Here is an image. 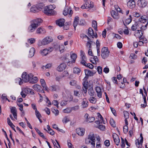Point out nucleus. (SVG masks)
<instances>
[{"mask_svg": "<svg viewBox=\"0 0 148 148\" xmlns=\"http://www.w3.org/2000/svg\"><path fill=\"white\" fill-rule=\"evenodd\" d=\"M42 20L40 18L34 19L31 21V24L29 26L28 30L29 32H32L42 23Z\"/></svg>", "mask_w": 148, "mask_h": 148, "instance_id": "obj_1", "label": "nucleus"}, {"mask_svg": "<svg viewBox=\"0 0 148 148\" xmlns=\"http://www.w3.org/2000/svg\"><path fill=\"white\" fill-rule=\"evenodd\" d=\"M85 143L87 144H90L93 147H95V138L92 132L90 133L88 137L85 139Z\"/></svg>", "mask_w": 148, "mask_h": 148, "instance_id": "obj_2", "label": "nucleus"}, {"mask_svg": "<svg viewBox=\"0 0 148 148\" xmlns=\"http://www.w3.org/2000/svg\"><path fill=\"white\" fill-rule=\"evenodd\" d=\"M54 8L51 5L47 6L44 8V12L48 15H54L56 13L55 11L53 10Z\"/></svg>", "mask_w": 148, "mask_h": 148, "instance_id": "obj_3", "label": "nucleus"}, {"mask_svg": "<svg viewBox=\"0 0 148 148\" xmlns=\"http://www.w3.org/2000/svg\"><path fill=\"white\" fill-rule=\"evenodd\" d=\"M33 76V75L32 73H29L27 75L26 73L24 72L22 75V80L25 82H30L31 78Z\"/></svg>", "mask_w": 148, "mask_h": 148, "instance_id": "obj_4", "label": "nucleus"}, {"mask_svg": "<svg viewBox=\"0 0 148 148\" xmlns=\"http://www.w3.org/2000/svg\"><path fill=\"white\" fill-rule=\"evenodd\" d=\"M52 37L48 36L43 38L41 42L42 45H45L49 44L53 41Z\"/></svg>", "mask_w": 148, "mask_h": 148, "instance_id": "obj_5", "label": "nucleus"}, {"mask_svg": "<svg viewBox=\"0 0 148 148\" xmlns=\"http://www.w3.org/2000/svg\"><path fill=\"white\" fill-rule=\"evenodd\" d=\"M109 55V51L108 48L103 47L101 51V56L103 58L105 59L108 57Z\"/></svg>", "mask_w": 148, "mask_h": 148, "instance_id": "obj_6", "label": "nucleus"}, {"mask_svg": "<svg viewBox=\"0 0 148 148\" xmlns=\"http://www.w3.org/2000/svg\"><path fill=\"white\" fill-rule=\"evenodd\" d=\"M88 77L86 76L84 79V81L82 83L83 87V90L85 93H86L87 92L88 86V81L86 80Z\"/></svg>", "mask_w": 148, "mask_h": 148, "instance_id": "obj_7", "label": "nucleus"}, {"mask_svg": "<svg viewBox=\"0 0 148 148\" xmlns=\"http://www.w3.org/2000/svg\"><path fill=\"white\" fill-rule=\"evenodd\" d=\"M46 32V30L43 27H40L38 28L36 31V33L39 35H43Z\"/></svg>", "mask_w": 148, "mask_h": 148, "instance_id": "obj_8", "label": "nucleus"}, {"mask_svg": "<svg viewBox=\"0 0 148 148\" xmlns=\"http://www.w3.org/2000/svg\"><path fill=\"white\" fill-rule=\"evenodd\" d=\"M49 90L52 92H58L60 90V86L57 85H53L49 87Z\"/></svg>", "mask_w": 148, "mask_h": 148, "instance_id": "obj_9", "label": "nucleus"}, {"mask_svg": "<svg viewBox=\"0 0 148 148\" xmlns=\"http://www.w3.org/2000/svg\"><path fill=\"white\" fill-rule=\"evenodd\" d=\"M147 4V2L145 0H138L137 4L140 7H145Z\"/></svg>", "mask_w": 148, "mask_h": 148, "instance_id": "obj_10", "label": "nucleus"}, {"mask_svg": "<svg viewBox=\"0 0 148 148\" xmlns=\"http://www.w3.org/2000/svg\"><path fill=\"white\" fill-rule=\"evenodd\" d=\"M112 137L115 144L117 145H118L120 142V140L118 136L116 134H112Z\"/></svg>", "mask_w": 148, "mask_h": 148, "instance_id": "obj_11", "label": "nucleus"}, {"mask_svg": "<svg viewBox=\"0 0 148 148\" xmlns=\"http://www.w3.org/2000/svg\"><path fill=\"white\" fill-rule=\"evenodd\" d=\"M88 33L89 34V36H92V38H94V36L95 38L97 37V33H95V34L94 32V31L92 28L91 27H90L88 29Z\"/></svg>", "mask_w": 148, "mask_h": 148, "instance_id": "obj_12", "label": "nucleus"}, {"mask_svg": "<svg viewBox=\"0 0 148 148\" xmlns=\"http://www.w3.org/2000/svg\"><path fill=\"white\" fill-rule=\"evenodd\" d=\"M127 5L130 9H133L135 7L136 3L134 0H130L128 2Z\"/></svg>", "mask_w": 148, "mask_h": 148, "instance_id": "obj_13", "label": "nucleus"}, {"mask_svg": "<svg viewBox=\"0 0 148 148\" xmlns=\"http://www.w3.org/2000/svg\"><path fill=\"white\" fill-rule=\"evenodd\" d=\"M66 67V65L64 63L60 64L57 68V70L58 71H62L64 70Z\"/></svg>", "mask_w": 148, "mask_h": 148, "instance_id": "obj_14", "label": "nucleus"}, {"mask_svg": "<svg viewBox=\"0 0 148 148\" xmlns=\"http://www.w3.org/2000/svg\"><path fill=\"white\" fill-rule=\"evenodd\" d=\"M77 133L80 136H83L85 132V129L83 128H77L76 129Z\"/></svg>", "mask_w": 148, "mask_h": 148, "instance_id": "obj_15", "label": "nucleus"}, {"mask_svg": "<svg viewBox=\"0 0 148 148\" xmlns=\"http://www.w3.org/2000/svg\"><path fill=\"white\" fill-rule=\"evenodd\" d=\"M95 89L97 96L99 98L101 97L102 91L101 88L99 86H97L96 87Z\"/></svg>", "mask_w": 148, "mask_h": 148, "instance_id": "obj_16", "label": "nucleus"}, {"mask_svg": "<svg viewBox=\"0 0 148 148\" xmlns=\"http://www.w3.org/2000/svg\"><path fill=\"white\" fill-rule=\"evenodd\" d=\"M65 20L63 18L60 19L56 21V24L59 26L61 27L64 25Z\"/></svg>", "mask_w": 148, "mask_h": 148, "instance_id": "obj_17", "label": "nucleus"}, {"mask_svg": "<svg viewBox=\"0 0 148 148\" xmlns=\"http://www.w3.org/2000/svg\"><path fill=\"white\" fill-rule=\"evenodd\" d=\"M33 88L35 90L38 92H40L42 90V88L40 86L35 84L33 86Z\"/></svg>", "mask_w": 148, "mask_h": 148, "instance_id": "obj_18", "label": "nucleus"}, {"mask_svg": "<svg viewBox=\"0 0 148 148\" xmlns=\"http://www.w3.org/2000/svg\"><path fill=\"white\" fill-rule=\"evenodd\" d=\"M112 16L114 19H118L119 18V16L118 12H116L114 10H112L110 12Z\"/></svg>", "mask_w": 148, "mask_h": 148, "instance_id": "obj_19", "label": "nucleus"}, {"mask_svg": "<svg viewBox=\"0 0 148 148\" xmlns=\"http://www.w3.org/2000/svg\"><path fill=\"white\" fill-rule=\"evenodd\" d=\"M23 90L26 94H28L30 93L31 94H33L34 92L33 90L31 89L28 88V87H26L24 88Z\"/></svg>", "mask_w": 148, "mask_h": 148, "instance_id": "obj_20", "label": "nucleus"}, {"mask_svg": "<svg viewBox=\"0 0 148 148\" xmlns=\"http://www.w3.org/2000/svg\"><path fill=\"white\" fill-rule=\"evenodd\" d=\"M73 73L75 74H77L78 75H81V70L78 68L74 67L73 68Z\"/></svg>", "mask_w": 148, "mask_h": 148, "instance_id": "obj_21", "label": "nucleus"}, {"mask_svg": "<svg viewBox=\"0 0 148 148\" xmlns=\"http://www.w3.org/2000/svg\"><path fill=\"white\" fill-rule=\"evenodd\" d=\"M84 71L85 75L86 76H92L95 74V73H94L91 71L85 69Z\"/></svg>", "mask_w": 148, "mask_h": 148, "instance_id": "obj_22", "label": "nucleus"}, {"mask_svg": "<svg viewBox=\"0 0 148 148\" xmlns=\"http://www.w3.org/2000/svg\"><path fill=\"white\" fill-rule=\"evenodd\" d=\"M140 22L143 23L146 22L147 21V16L146 15H143L141 16L139 19Z\"/></svg>", "mask_w": 148, "mask_h": 148, "instance_id": "obj_23", "label": "nucleus"}, {"mask_svg": "<svg viewBox=\"0 0 148 148\" xmlns=\"http://www.w3.org/2000/svg\"><path fill=\"white\" fill-rule=\"evenodd\" d=\"M11 112L12 113L13 116L15 119H17L16 110L15 107H12L11 109Z\"/></svg>", "mask_w": 148, "mask_h": 148, "instance_id": "obj_24", "label": "nucleus"}, {"mask_svg": "<svg viewBox=\"0 0 148 148\" xmlns=\"http://www.w3.org/2000/svg\"><path fill=\"white\" fill-rule=\"evenodd\" d=\"M86 5L87 8H92L93 7L94 5L93 2L89 1L88 2H86Z\"/></svg>", "mask_w": 148, "mask_h": 148, "instance_id": "obj_25", "label": "nucleus"}, {"mask_svg": "<svg viewBox=\"0 0 148 148\" xmlns=\"http://www.w3.org/2000/svg\"><path fill=\"white\" fill-rule=\"evenodd\" d=\"M35 51V49L34 48L32 47L31 48L29 51L28 54L29 57H33L34 55Z\"/></svg>", "mask_w": 148, "mask_h": 148, "instance_id": "obj_26", "label": "nucleus"}, {"mask_svg": "<svg viewBox=\"0 0 148 148\" xmlns=\"http://www.w3.org/2000/svg\"><path fill=\"white\" fill-rule=\"evenodd\" d=\"M79 21V18L78 16H76L74 19V23H73V26L74 27L75 29V28L76 26L77 25V24L78 23V21Z\"/></svg>", "mask_w": 148, "mask_h": 148, "instance_id": "obj_27", "label": "nucleus"}, {"mask_svg": "<svg viewBox=\"0 0 148 148\" xmlns=\"http://www.w3.org/2000/svg\"><path fill=\"white\" fill-rule=\"evenodd\" d=\"M38 80V78L36 77H34V76L31 78L30 79V82L32 84H34L36 83Z\"/></svg>", "mask_w": 148, "mask_h": 148, "instance_id": "obj_28", "label": "nucleus"}, {"mask_svg": "<svg viewBox=\"0 0 148 148\" xmlns=\"http://www.w3.org/2000/svg\"><path fill=\"white\" fill-rule=\"evenodd\" d=\"M49 51L46 49L40 51V53L42 56H46L48 53Z\"/></svg>", "mask_w": 148, "mask_h": 148, "instance_id": "obj_29", "label": "nucleus"}, {"mask_svg": "<svg viewBox=\"0 0 148 148\" xmlns=\"http://www.w3.org/2000/svg\"><path fill=\"white\" fill-rule=\"evenodd\" d=\"M88 101L86 98H84L83 99L82 105L84 108H86L88 106Z\"/></svg>", "mask_w": 148, "mask_h": 148, "instance_id": "obj_30", "label": "nucleus"}, {"mask_svg": "<svg viewBox=\"0 0 148 148\" xmlns=\"http://www.w3.org/2000/svg\"><path fill=\"white\" fill-rule=\"evenodd\" d=\"M84 117L86 119L88 120H95V117H94L90 116L87 113H86L85 114Z\"/></svg>", "mask_w": 148, "mask_h": 148, "instance_id": "obj_31", "label": "nucleus"}, {"mask_svg": "<svg viewBox=\"0 0 148 148\" xmlns=\"http://www.w3.org/2000/svg\"><path fill=\"white\" fill-rule=\"evenodd\" d=\"M30 11L33 13L39 12L36 6H33L30 9Z\"/></svg>", "mask_w": 148, "mask_h": 148, "instance_id": "obj_32", "label": "nucleus"}, {"mask_svg": "<svg viewBox=\"0 0 148 148\" xmlns=\"http://www.w3.org/2000/svg\"><path fill=\"white\" fill-rule=\"evenodd\" d=\"M130 18L126 19L125 21V23L123 22V23L126 26L125 24H126V25H128L131 22L132 19H131V15H130Z\"/></svg>", "mask_w": 148, "mask_h": 148, "instance_id": "obj_33", "label": "nucleus"}, {"mask_svg": "<svg viewBox=\"0 0 148 148\" xmlns=\"http://www.w3.org/2000/svg\"><path fill=\"white\" fill-rule=\"evenodd\" d=\"M71 57L73 59L72 63H75L77 58V55L73 53L71 56Z\"/></svg>", "mask_w": 148, "mask_h": 148, "instance_id": "obj_34", "label": "nucleus"}, {"mask_svg": "<svg viewBox=\"0 0 148 148\" xmlns=\"http://www.w3.org/2000/svg\"><path fill=\"white\" fill-rule=\"evenodd\" d=\"M93 41L91 40L90 39H89L86 43V46L88 48L90 49L91 47V44L93 42Z\"/></svg>", "mask_w": 148, "mask_h": 148, "instance_id": "obj_35", "label": "nucleus"}, {"mask_svg": "<svg viewBox=\"0 0 148 148\" xmlns=\"http://www.w3.org/2000/svg\"><path fill=\"white\" fill-rule=\"evenodd\" d=\"M88 92L89 94L91 96H93L94 95V92L92 87H91L88 89Z\"/></svg>", "mask_w": 148, "mask_h": 148, "instance_id": "obj_36", "label": "nucleus"}, {"mask_svg": "<svg viewBox=\"0 0 148 148\" xmlns=\"http://www.w3.org/2000/svg\"><path fill=\"white\" fill-rule=\"evenodd\" d=\"M44 6V4L42 3H40L37 5L36 6L37 7L39 11L41 10L42 9Z\"/></svg>", "mask_w": 148, "mask_h": 148, "instance_id": "obj_37", "label": "nucleus"}, {"mask_svg": "<svg viewBox=\"0 0 148 148\" xmlns=\"http://www.w3.org/2000/svg\"><path fill=\"white\" fill-rule=\"evenodd\" d=\"M92 26L96 30H97V22L95 21H93L92 22Z\"/></svg>", "mask_w": 148, "mask_h": 148, "instance_id": "obj_38", "label": "nucleus"}, {"mask_svg": "<svg viewBox=\"0 0 148 148\" xmlns=\"http://www.w3.org/2000/svg\"><path fill=\"white\" fill-rule=\"evenodd\" d=\"M138 26V24L137 23H136L134 24L131 27L132 30L133 31L136 30L137 29Z\"/></svg>", "mask_w": 148, "mask_h": 148, "instance_id": "obj_39", "label": "nucleus"}, {"mask_svg": "<svg viewBox=\"0 0 148 148\" xmlns=\"http://www.w3.org/2000/svg\"><path fill=\"white\" fill-rule=\"evenodd\" d=\"M56 142L58 146L56 145V143L55 141L53 140L52 141L55 148H59V147L60 148V146L58 141L56 140Z\"/></svg>", "mask_w": 148, "mask_h": 148, "instance_id": "obj_40", "label": "nucleus"}, {"mask_svg": "<svg viewBox=\"0 0 148 148\" xmlns=\"http://www.w3.org/2000/svg\"><path fill=\"white\" fill-rule=\"evenodd\" d=\"M136 144V146L138 148H141L142 146L141 145V143L139 141V140L138 139H137L135 140Z\"/></svg>", "mask_w": 148, "mask_h": 148, "instance_id": "obj_41", "label": "nucleus"}, {"mask_svg": "<svg viewBox=\"0 0 148 148\" xmlns=\"http://www.w3.org/2000/svg\"><path fill=\"white\" fill-rule=\"evenodd\" d=\"M52 112L56 115H57L59 114L58 110L55 108H52L51 110Z\"/></svg>", "mask_w": 148, "mask_h": 148, "instance_id": "obj_42", "label": "nucleus"}, {"mask_svg": "<svg viewBox=\"0 0 148 148\" xmlns=\"http://www.w3.org/2000/svg\"><path fill=\"white\" fill-rule=\"evenodd\" d=\"M27 41L28 43L30 44H32L34 43L36 41V39L35 38H31L27 40Z\"/></svg>", "mask_w": 148, "mask_h": 148, "instance_id": "obj_43", "label": "nucleus"}, {"mask_svg": "<svg viewBox=\"0 0 148 148\" xmlns=\"http://www.w3.org/2000/svg\"><path fill=\"white\" fill-rule=\"evenodd\" d=\"M35 114L36 116L39 120H41L40 118L41 117V116L40 113H39V111L37 110L35 111Z\"/></svg>", "mask_w": 148, "mask_h": 148, "instance_id": "obj_44", "label": "nucleus"}, {"mask_svg": "<svg viewBox=\"0 0 148 148\" xmlns=\"http://www.w3.org/2000/svg\"><path fill=\"white\" fill-rule=\"evenodd\" d=\"M101 121H95L94 123V125L95 127H98L99 125L102 124Z\"/></svg>", "mask_w": 148, "mask_h": 148, "instance_id": "obj_45", "label": "nucleus"}, {"mask_svg": "<svg viewBox=\"0 0 148 148\" xmlns=\"http://www.w3.org/2000/svg\"><path fill=\"white\" fill-rule=\"evenodd\" d=\"M81 56V59L82 60H86V58L85 56V53L84 51L82 50L80 51Z\"/></svg>", "mask_w": 148, "mask_h": 148, "instance_id": "obj_46", "label": "nucleus"}, {"mask_svg": "<svg viewBox=\"0 0 148 148\" xmlns=\"http://www.w3.org/2000/svg\"><path fill=\"white\" fill-rule=\"evenodd\" d=\"M123 113L124 116L125 118V120H127L129 117V113L127 111H124Z\"/></svg>", "mask_w": 148, "mask_h": 148, "instance_id": "obj_47", "label": "nucleus"}, {"mask_svg": "<svg viewBox=\"0 0 148 148\" xmlns=\"http://www.w3.org/2000/svg\"><path fill=\"white\" fill-rule=\"evenodd\" d=\"M41 85L44 90L48 92H49V88H48L47 86L45 83L42 84Z\"/></svg>", "mask_w": 148, "mask_h": 148, "instance_id": "obj_48", "label": "nucleus"}, {"mask_svg": "<svg viewBox=\"0 0 148 148\" xmlns=\"http://www.w3.org/2000/svg\"><path fill=\"white\" fill-rule=\"evenodd\" d=\"M17 104L18 106L20 107L19 110L22 112V113H24V111L23 110V106L22 104L18 103L17 102Z\"/></svg>", "mask_w": 148, "mask_h": 148, "instance_id": "obj_49", "label": "nucleus"}, {"mask_svg": "<svg viewBox=\"0 0 148 148\" xmlns=\"http://www.w3.org/2000/svg\"><path fill=\"white\" fill-rule=\"evenodd\" d=\"M90 102L92 103H95L96 101V99L94 97H90L89 99Z\"/></svg>", "mask_w": 148, "mask_h": 148, "instance_id": "obj_50", "label": "nucleus"}, {"mask_svg": "<svg viewBox=\"0 0 148 148\" xmlns=\"http://www.w3.org/2000/svg\"><path fill=\"white\" fill-rule=\"evenodd\" d=\"M52 66V64H48L46 65L45 66H42V68L44 69L45 68V69H49Z\"/></svg>", "mask_w": 148, "mask_h": 148, "instance_id": "obj_51", "label": "nucleus"}, {"mask_svg": "<svg viewBox=\"0 0 148 148\" xmlns=\"http://www.w3.org/2000/svg\"><path fill=\"white\" fill-rule=\"evenodd\" d=\"M93 59L94 60L95 62H92V60H91L90 62H92L94 64H96L97 63V62H98L99 60L97 58V56H93Z\"/></svg>", "mask_w": 148, "mask_h": 148, "instance_id": "obj_52", "label": "nucleus"}, {"mask_svg": "<svg viewBox=\"0 0 148 148\" xmlns=\"http://www.w3.org/2000/svg\"><path fill=\"white\" fill-rule=\"evenodd\" d=\"M69 57V54L68 53L66 54L65 56L64 57V61L66 62H68L69 63L70 62L69 61V58L68 57Z\"/></svg>", "mask_w": 148, "mask_h": 148, "instance_id": "obj_53", "label": "nucleus"}, {"mask_svg": "<svg viewBox=\"0 0 148 148\" xmlns=\"http://www.w3.org/2000/svg\"><path fill=\"white\" fill-rule=\"evenodd\" d=\"M71 109L69 108H67L64 109L63 110V112L65 113H69L71 111Z\"/></svg>", "mask_w": 148, "mask_h": 148, "instance_id": "obj_54", "label": "nucleus"}, {"mask_svg": "<svg viewBox=\"0 0 148 148\" xmlns=\"http://www.w3.org/2000/svg\"><path fill=\"white\" fill-rule=\"evenodd\" d=\"M123 131L124 133L126 134L128 131V127L127 126L125 125L123 127Z\"/></svg>", "mask_w": 148, "mask_h": 148, "instance_id": "obj_55", "label": "nucleus"}, {"mask_svg": "<svg viewBox=\"0 0 148 148\" xmlns=\"http://www.w3.org/2000/svg\"><path fill=\"white\" fill-rule=\"evenodd\" d=\"M69 11L68 8H65L63 12V14L64 16L68 14H69Z\"/></svg>", "mask_w": 148, "mask_h": 148, "instance_id": "obj_56", "label": "nucleus"}, {"mask_svg": "<svg viewBox=\"0 0 148 148\" xmlns=\"http://www.w3.org/2000/svg\"><path fill=\"white\" fill-rule=\"evenodd\" d=\"M77 82L74 80H71L70 82L71 85L73 86H75L76 85Z\"/></svg>", "mask_w": 148, "mask_h": 148, "instance_id": "obj_57", "label": "nucleus"}, {"mask_svg": "<svg viewBox=\"0 0 148 148\" xmlns=\"http://www.w3.org/2000/svg\"><path fill=\"white\" fill-rule=\"evenodd\" d=\"M52 104H53L54 106H57V108H58V102L56 100H54L52 102Z\"/></svg>", "mask_w": 148, "mask_h": 148, "instance_id": "obj_58", "label": "nucleus"}, {"mask_svg": "<svg viewBox=\"0 0 148 148\" xmlns=\"http://www.w3.org/2000/svg\"><path fill=\"white\" fill-rule=\"evenodd\" d=\"M47 132L51 135H53L55 134V132L52 129H49L48 130Z\"/></svg>", "mask_w": 148, "mask_h": 148, "instance_id": "obj_59", "label": "nucleus"}, {"mask_svg": "<svg viewBox=\"0 0 148 148\" xmlns=\"http://www.w3.org/2000/svg\"><path fill=\"white\" fill-rule=\"evenodd\" d=\"M97 70L99 74H102V70L101 67L100 66H98L97 68Z\"/></svg>", "mask_w": 148, "mask_h": 148, "instance_id": "obj_60", "label": "nucleus"}, {"mask_svg": "<svg viewBox=\"0 0 148 148\" xmlns=\"http://www.w3.org/2000/svg\"><path fill=\"white\" fill-rule=\"evenodd\" d=\"M97 117H98V120H103V118L102 116L99 113H97Z\"/></svg>", "mask_w": 148, "mask_h": 148, "instance_id": "obj_61", "label": "nucleus"}, {"mask_svg": "<svg viewBox=\"0 0 148 148\" xmlns=\"http://www.w3.org/2000/svg\"><path fill=\"white\" fill-rule=\"evenodd\" d=\"M130 58L131 59H135L137 58V56L134 53H132L131 54Z\"/></svg>", "mask_w": 148, "mask_h": 148, "instance_id": "obj_62", "label": "nucleus"}, {"mask_svg": "<svg viewBox=\"0 0 148 148\" xmlns=\"http://www.w3.org/2000/svg\"><path fill=\"white\" fill-rule=\"evenodd\" d=\"M86 66L87 67L90 69H92L94 68V66L90 63H87Z\"/></svg>", "mask_w": 148, "mask_h": 148, "instance_id": "obj_63", "label": "nucleus"}, {"mask_svg": "<svg viewBox=\"0 0 148 148\" xmlns=\"http://www.w3.org/2000/svg\"><path fill=\"white\" fill-rule=\"evenodd\" d=\"M110 123L112 127H116V125L115 121H110Z\"/></svg>", "mask_w": 148, "mask_h": 148, "instance_id": "obj_64", "label": "nucleus"}]
</instances>
